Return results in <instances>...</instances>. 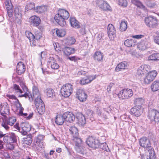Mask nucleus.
Wrapping results in <instances>:
<instances>
[{
	"instance_id": "7c9ffc66",
	"label": "nucleus",
	"mask_w": 159,
	"mask_h": 159,
	"mask_svg": "<svg viewBox=\"0 0 159 159\" xmlns=\"http://www.w3.org/2000/svg\"><path fill=\"white\" fill-rule=\"evenodd\" d=\"M76 118L77 119L78 123L79 125H83L86 123V119L85 116L81 113L77 115Z\"/></svg>"
},
{
	"instance_id": "6e6d98bb",
	"label": "nucleus",
	"mask_w": 159,
	"mask_h": 159,
	"mask_svg": "<svg viewBox=\"0 0 159 159\" xmlns=\"http://www.w3.org/2000/svg\"><path fill=\"white\" fill-rule=\"evenodd\" d=\"M148 6L151 8H154L157 7V5L153 1H150L147 3Z\"/></svg>"
},
{
	"instance_id": "aec40b11",
	"label": "nucleus",
	"mask_w": 159,
	"mask_h": 159,
	"mask_svg": "<svg viewBox=\"0 0 159 159\" xmlns=\"http://www.w3.org/2000/svg\"><path fill=\"white\" fill-rule=\"evenodd\" d=\"M31 129V126L29 124L27 123L22 124L20 129V133L23 135H26L30 131Z\"/></svg>"
},
{
	"instance_id": "cd10ccee",
	"label": "nucleus",
	"mask_w": 159,
	"mask_h": 159,
	"mask_svg": "<svg viewBox=\"0 0 159 159\" xmlns=\"http://www.w3.org/2000/svg\"><path fill=\"white\" fill-rule=\"evenodd\" d=\"M22 14L20 11L18 7H16L14 10V16L17 19L16 20H18V23L20 25L21 24L20 19L21 18Z\"/></svg>"
},
{
	"instance_id": "37998d69",
	"label": "nucleus",
	"mask_w": 159,
	"mask_h": 159,
	"mask_svg": "<svg viewBox=\"0 0 159 159\" xmlns=\"http://www.w3.org/2000/svg\"><path fill=\"white\" fill-rule=\"evenodd\" d=\"M148 68L145 65H142L140 67V75H144L148 71Z\"/></svg>"
},
{
	"instance_id": "a878e982",
	"label": "nucleus",
	"mask_w": 159,
	"mask_h": 159,
	"mask_svg": "<svg viewBox=\"0 0 159 159\" xmlns=\"http://www.w3.org/2000/svg\"><path fill=\"white\" fill-rule=\"evenodd\" d=\"M30 22L33 25L38 26L41 22V20L39 17L34 16L30 18Z\"/></svg>"
},
{
	"instance_id": "a211bd4d",
	"label": "nucleus",
	"mask_w": 159,
	"mask_h": 159,
	"mask_svg": "<svg viewBox=\"0 0 159 159\" xmlns=\"http://www.w3.org/2000/svg\"><path fill=\"white\" fill-rule=\"evenodd\" d=\"M33 95H32L33 99L34 98H35V99H39V98L41 99L40 93L38 89V84L36 82H35V83H33Z\"/></svg>"
},
{
	"instance_id": "49530a36",
	"label": "nucleus",
	"mask_w": 159,
	"mask_h": 159,
	"mask_svg": "<svg viewBox=\"0 0 159 159\" xmlns=\"http://www.w3.org/2000/svg\"><path fill=\"white\" fill-rule=\"evenodd\" d=\"M4 3L7 10L13 8V6L10 0H6Z\"/></svg>"
},
{
	"instance_id": "6e6552de",
	"label": "nucleus",
	"mask_w": 159,
	"mask_h": 159,
	"mask_svg": "<svg viewBox=\"0 0 159 159\" xmlns=\"http://www.w3.org/2000/svg\"><path fill=\"white\" fill-rule=\"evenodd\" d=\"M4 141L7 143H14L17 141L16 137L14 133L7 134L3 138Z\"/></svg>"
},
{
	"instance_id": "a18cd8bd",
	"label": "nucleus",
	"mask_w": 159,
	"mask_h": 159,
	"mask_svg": "<svg viewBox=\"0 0 159 159\" xmlns=\"http://www.w3.org/2000/svg\"><path fill=\"white\" fill-rule=\"evenodd\" d=\"M56 33L58 36L61 37H64L66 34V31L64 30L58 29L56 30Z\"/></svg>"
},
{
	"instance_id": "052dcab7",
	"label": "nucleus",
	"mask_w": 159,
	"mask_h": 159,
	"mask_svg": "<svg viewBox=\"0 0 159 159\" xmlns=\"http://www.w3.org/2000/svg\"><path fill=\"white\" fill-rule=\"evenodd\" d=\"M93 111L91 110H87L86 112V114L89 117H92L93 116Z\"/></svg>"
},
{
	"instance_id": "864d4df0",
	"label": "nucleus",
	"mask_w": 159,
	"mask_h": 159,
	"mask_svg": "<svg viewBox=\"0 0 159 159\" xmlns=\"http://www.w3.org/2000/svg\"><path fill=\"white\" fill-rule=\"evenodd\" d=\"M20 85L21 87L23 90V92H26L28 91V89L27 87L26 86L25 84V83L23 82H20Z\"/></svg>"
},
{
	"instance_id": "680f3d73",
	"label": "nucleus",
	"mask_w": 159,
	"mask_h": 159,
	"mask_svg": "<svg viewBox=\"0 0 159 159\" xmlns=\"http://www.w3.org/2000/svg\"><path fill=\"white\" fill-rule=\"evenodd\" d=\"M7 148L11 150L14 149V146L13 143H7Z\"/></svg>"
},
{
	"instance_id": "09e8293b",
	"label": "nucleus",
	"mask_w": 159,
	"mask_h": 159,
	"mask_svg": "<svg viewBox=\"0 0 159 159\" xmlns=\"http://www.w3.org/2000/svg\"><path fill=\"white\" fill-rule=\"evenodd\" d=\"M35 10L34 4L33 2H29L25 7V10L27 11Z\"/></svg>"
},
{
	"instance_id": "3c124183",
	"label": "nucleus",
	"mask_w": 159,
	"mask_h": 159,
	"mask_svg": "<svg viewBox=\"0 0 159 159\" xmlns=\"http://www.w3.org/2000/svg\"><path fill=\"white\" fill-rule=\"evenodd\" d=\"M100 147L103 150H104L106 151L107 152L108 150H109V149L107 145V144L106 143H102L101 144H99Z\"/></svg>"
},
{
	"instance_id": "72a5a7b5",
	"label": "nucleus",
	"mask_w": 159,
	"mask_h": 159,
	"mask_svg": "<svg viewBox=\"0 0 159 159\" xmlns=\"http://www.w3.org/2000/svg\"><path fill=\"white\" fill-rule=\"evenodd\" d=\"M58 11V13L61 14L65 20H67L69 17V13L66 10L63 9H60Z\"/></svg>"
},
{
	"instance_id": "69168bd1",
	"label": "nucleus",
	"mask_w": 159,
	"mask_h": 159,
	"mask_svg": "<svg viewBox=\"0 0 159 159\" xmlns=\"http://www.w3.org/2000/svg\"><path fill=\"white\" fill-rule=\"evenodd\" d=\"M114 85V83H111L109 84V85L108 86L107 88V90L109 93H110L111 92V88Z\"/></svg>"
},
{
	"instance_id": "4468645a",
	"label": "nucleus",
	"mask_w": 159,
	"mask_h": 159,
	"mask_svg": "<svg viewBox=\"0 0 159 159\" xmlns=\"http://www.w3.org/2000/svg\"><path fill=\"white\" fill-rule=\"evenodd\" d=\"M107 33L111 40H113L116 37V31L114 26L111 24H109L107 27Z\"/></svg>"
},
{
	"instance_id": "ea45409f",
	"label": "nucleus",
	"mask_w": 159,
	"mask_h": 159,
	"mask_svg": "<svg viewBox=\"0 0 159 159\" xmlns=\"http://www.w3.org/2000/svg\"><path fill=\"white\" fill-rule=\"evenodd\" d=\"M5 121L9 125L12 126L16 121V117L14 116H11L9 117L7 119H5Z\"/></svg>"
},
{
	"instance_id": "473e14b6",
	"label": "nucleus",
	"mask_w": 159,
	"mask_h": 159,
	"mask_svg": "<svg viewBox=\"0 0 159 159\" xmlns=\"http://www.w3.org/2000/svg\"><path fill=\"white\" fill-rule=\"evenodd\" d=\"M124 45L128 47H130L134 46L137 44V42L136 40L132 39H127L124 42Z\"/></svg>"
},
{
	"instance_id": "5fc2aeb1",
	"label": "nucleus",
	"mask_w": 159,
	"mask_h": 159,
	"mask_svg": "<svg viewBox=\"0 0 159 159\" xmlns=\"http://www.w3.org/2000/svg\"><path fill=\"white\" fill-rule=\"evenodd\" d=\"M19 111L18 113V115L19 116H23L25 118H26L28 116V114L26 113H23V111L24 110V108L23 107H21V109L19 110Z\"/></svg>"
},
{
	"instance_id": "13d9d810",
	"label": "nucleus",
	"mask_w": 159,
	"mask_h": 159,
	"mask_svg": "<svg viewBox=\"0 0 159 159\" xmlns=\"http://www.w3.org/2000/svg\"><path fill=\"white\" fill-rule=\"evenodd\" d=\"M44 8L45 7L43 6L38 7H36V11L39 13H41L44 11Z\"/></svg>"
},
{
	"instance_id": "39448f33",
	"label": "nucleus",
	"mask_w": 159,
	"mask_h": 159,
	"mask_svg": "<svg viewBox=\"0 0 159 159\" xmlns=\"http://www.w3.org/2000/svg\"><path fill=\"white\" fill-rule=\"evenodd\" d=\"M133 94L132 90L130 89H124L120 91L117 94V96L120 99L128 98L131 97Z\"/></svg>"
},
{
	"instance_id": "8fccbe9b",
	"label": "nucleus",
	"mask_w": 159,
	"mask_h": 159,
	"mask_svg": "<svg viewBox=\"0 0 159 159\" xmlns=\"http://www.w3.org/2000/svg\"><path fill=\"white\" fill-rule=\"evenodd\" d=\"M13 89L16 93H23V91L20 89L19 86L16 84H13Z\"/></svg>"
},
{
	"instance_id": "ddd939ff",
	"label": "nucleus",
	"mask_w": 159,
	"mask_h": 159,
	"mask_svg": "<svg viewBox=\"0 0 159 159\" xmlns=\"http://www.w3.org/2000/svg\"><path fill=\"white\" fill-rule=\"evenodd\" d=\"M96 4L98 7L104 11H111V7L107 2L103 0H97Z\"/></svg>"
},
{
	"instance_id": "0e129e2a",
	"label": "nucleus",
	"mask_w": 159,
	"mask_h": 159,
	"mask_svg": "<svg viewBox=\"0 0 159 159\" xmlns=\"http://www.w3.org/2000/svg\"><path fill=\"white\" fill-rule=\"evenodd\" d=\"M8 125L6 123L5 120V121H3L1 124L2 126L7 130H8L9 129V127Z\"/></svg>"
},
{
	"instance_id": "f03ea898",
	"label": "nucleus",
	"mask_w": 159,
	"mask_h": 159,
	"mask_svg": "<svg viewBox=\"0 0 159 159\" xmlns=\"http://www.w3.org/2000/svg\"><path fill=\"white\" fill-rule=\"evenodd\" d=\"M73 86L70 83H66L63 85L61 89V92L64 97H69L73 92Z\"/></svg>"
},
{
	"instance_id": "20e7f679",
	"label": "nucleus",
	"mask_w": 159,
	"mask_h": 159,
	"mask_svg": "<svg viewBox=\"0 0 159 159\" xmlns=\"http://www.w3.org/2000/svg\"><path fill=\"white\" fill-rule=\"evenodd\" d=\"M44 136L39 135L35 138L33 143V147L35 151H39L43 146Z\"/></svg>"
},
{
	"instance_id": "603ef678",
	"label": "nucleus",
	"mask_w": 159,
	"mask_h": 159,
	"mask_svg": "<svg viewBox=\"0 0 159 159\" xmlns=\"http://www.w3.org/2000/svg\"><path fill=\"white\" fill-rule=\"evenodd\" d=\"M119 5L123 7H126L127 6L128 2L127 0H118Z\"/></svg>"
},
{
	"instance_id": "e2e57ef3",
	"label": "nucleus",
	"mask_w": 159,
	"mask_h": 159,
	"mask_svg": "<svg viewBox=\"0 0 159 159\" xmlns=\"http://www.w3.org/2000/svg\"><path fill=\"white\" fill-rule=\"evenodd\" d=\"M16 100H17V101L16 102V106L17 108V109L19 110L21 109V107H23L19 100L17 98Z\"/></svg>"
},
{
	"instance_id": "b1692460",
	"label": "nucleus",
	"mask_w": 159,
	"mask_h": 159,
	"mask_svg": "<svg viewBox=\"0 0 159 159\" xmlns=\"http://www.w3.org/2000/svg\"><path fill=\"white\" fill-rule=\"evenodd\" d=\"M93 57L95 61L100 62L103 61V55L100 51H96L94 53Z\"/></svg>"
},
{
	"instance_id": "0eeeda50",
	"label": "nucleus",
	"mask_w": 159,
	"mask_h": 159,
	"mask_svg": "<svg viewBox=\"0 0 159 159\" xmlns=\"http://www.w3.org/2000/svg\"><path fill=\"white\" fill-rule=\"evenodd\" d=\"M157 75V72L153 70L148 72L147 75L143 78V83L146 84H148L152 82Z\"/></svg>"
},
{
	"instance_id": "c85d7f7f",
	"label": "nucleus",
	"mask_w": 159,
	"mask_h": 159,
	"mask_svg": "<svg viewBox=\"0 0 159 159\" xmlns=\"http://www.w3.org/2000/svg\"><path fill=\"white\" fill-rule=\"evenodd\" d=\"M71 25L73 27L79 29L80 27L79 22L75 17H70L69 19Z\"/></svg>"
},
{
	"instance_id": "f257e3e1",
	"label": "nucleus",
	"mask_w": 159,
	"mask_h": 159,
	"mask_svg": "<svg viewBox=\"0 0 159 159\" xmlns=\"http://www.w3.org/2000/svg\"><path fill=\"white\" fill-rule=\"evenodd\" d=\"M25 35L29 39L31 46L34 47L39 45L40 39L42 37L40 33L36 32L34 34L29 31H26Z\"/></svg>"
},
{
	"instance_id": "bf43d9fd",
	"label": "nucleus",
	"mask_w": 159,
	"mask_h": 159,
	"mask_svg": "<svg viewBox=\"0 0 159 159\" xmlns=\"http://www.w3.org/2000/svg\"><path fill=\"white\" fill-rule=\"evenodd\" d=\"M68 59L72 61H74L75 62L77 61L78 60L80 59V58L76 56H73L70 57H69Z\"/></svg>"
},
{
	"instance_id": "dca6fc26",
	"label": "nucleus",
	"mask_w": 159,
	"mask_h": 159,
	"mask_svg": "<svg viewBox=\"0 0 159 159\" xmlns=\"http://www.w3.org/2000/svg\"><path fill=\"white\" fill-rule=\"evenodd\" d=\"M48 64L50 66L53 70H57L59 69L60 66L57 63V61L52 57H50L48 61Z\"/></svg>"
},
{
	"instance_id": "412c9836",
	"label": "nucleus",
	"mask_w": 159,
	"mask_h": 159,
	"mask_svg": "<svg viewBox=\"0 0 159 159\" xmlns=\"http://www.w3.org/2000/svg\"><path fill=\"white\" fill-rule=\"evenodd\" d=\"M26 66L25 64L21 61H19L16 66V73L18 75H21L25 72Z\"/></svg>"
},
{
	"instance_id": "f8f14e48",
	"label": "nucleus",
	"mask_w": 159,
	"mask_h": 159,
	"mask_svg": "<svg viewBox=\"0 0 159 159\" xmlns=\"http://www.w3.org/2000/svg\"><path fill=\"white\" fill-rule=\"evenodd\" d=\"M87 145L92 148H96L99 146V143L96 139V138L92 136H89L86 141Z\"/></svg>"
},
{
	"instance_id": "f704fd0d",
	"label": "nucleus",
	"mask_w": 159,
	"mask_h": 159,
	"mask_svg": "<svg viewBox=\"0 0 159 159\" xmlns=\"http://www.w3.org/2000/svg\"><path fill=\"white\" fill-rule=\"evenodd\" d=\"M62 50L64 54L67 56L70 55L75 53V49L74 48L65 47L63 48Z\"/></svg>"
},
{
	"instance_id": "c756f323",
	"label": "nucleus",
	"mask_w": 159,
	"mask_h": 159,
	"mask_svg": "<svg viewBox=\"0 0 159 159\" xmlns=\"http://www.w3.org/2000/svg\"><path fill=\"white\" fill-rule=\"evenodd\" d=\"M65 121V119L64 118L63 114L58 115L56 116L55 122L57 125H61L63 124Z\"/></svg>"
},
{
	"instance_id": "9b49d317",
	"label": "nucleus",
	"mask_w": 159,
	"mask_h": 159,
	"mask_svg": "<svg viewBox=\"0 0 159 159\" xmlns=\"http://www.w3.org/2000/svg\"><path fill=\"white\" fill-rule=\"evenodd\" d=\"M150 141L145 138L140 139V145L144 148V149L145 152L147 150H149L152 148L150 146Z\"/></svg>"
},
{
	"instance_id": "4c0bfd02",
	"label": "nucleus",
	"mask_w": 159,
	"mask_h": 159,
	"mask_svg": "<svg viewBox=\"0 0 159 159\" xmlns=\"http://www.w3.org/2000/svg\"><path fill=\"white\" fill-rule=\"evenodd\" d=\"M48 97L54 98L55 97V93L54 90L51 88H47L45 90Z\"/></svg>"
},
{
	"instance_id": "774afa93",
	"label": "nucleus",
	"mask_w": 159,
	"mask_h": 159,
	"mask_svg": "<svg viewBox=\"0 0 159 159\" xmlns=\"http://www.w3.org/2000/svg\"><path fill=\"white\" fill-rule=\"evenodd\" d=\"M139 45H137V47L136 49H135V50H134L133 52H132V54H134V55H136L137 54V53L139 52Z\"/></svg>"
},
{
	"instance_id": "c03bdc74",
	"label": "nucleus",
	"mask_w": 159,
	"mask_h": 159,
	"mask_svg": "<svg viewBox=\"0 0 159 159\" xmlns=\"http://www.w3.org/2000/svg\"><path fill=\"white\" fill-rule=\"evenodd\" d=\"M127 28V22L122 20L120 25V30L121 31H125Z\"/></svg>"
},
{
	"instance_id": "2eb2a0df",
	"label": "nucleus",
	"mask_w": 159,
	"mask_h": 159,
	"mask_svg": "<svg viewBox=\"0 0 159 159\" xmlns=\"http://www.w3.org/2000/svg\"><path fill=\"white\" fill-rule=\"evenodd\" d=\"M69 129L70 133L73 138L72 140L74 141L77 140L78 139H80L79 137L78 130L75 126H71L70 127Z\"/></svg>"
},
{
	"instance_id": "7ed1b4c3",
	"label": "nucleus",
	"mask_w": 159,
	"mask_h": 159,
	"mask_svg": "<svg viewBox=\"0 0 159 159\" xmlns=\"http://www.w3.org/2000/svg\"><path fill=\"white\" fill-rule=\"evenodd\" d=\"M145 23L147 26L151 28H156L158 25V20L152 16L146 17L144 19Z\"/></svg>"
},
{
	"instance_id": "58836bf2",
	"label": "nucleus",
	"mask_w": 159,
	"mask_h": 159,
	"mask_svg": "<svg viewBox=\"0 0 159 159\" xmlns=\"http://www.w3.org/2000/svg\"><path fill=\"white\" fill-rule=\"evenodd\" d=\"M1 114L5 116L6 115H9L10 114V110L7 106L2 107L0 111Z\"/></svg>"
},
{
	"instance_id": "1a4fd4ad",
	"label": "nucleus",
	"mask_w": 159,
	"mask_h": 159,
	"mask_svg": "<svg viewBox=\"0 0 159 159\" xmlns=\"http://www.w3.org/2000/svg\"><path fill=\"white\" fill-rule=\"evenodd\" d=\"M148 117L152 122H159V112L156 110H153L149 111Z\"/></svg>"
},
{
	"instance_id": "393cba45",
	"label": "nucleus",
	"mask_w": 159,
	"mask_h": 159,
	"mask_svg": "<svg viewBox=\"0 0 159 159\" xmlns=\"http://www.w3.org/2000/svg\"><path fill=\"white\" fill-rule=\"evenodd\" d=\"M128 63L126 61L121 62L117 65L115 68V70L116 72H119L126 69L128 67Z\"/></svg>"
},
{
	"instance_id": "bb28decb",
	"label": "nucleus",
	"mask_w": 159,
	"mask_h": 159,
	"mask_svg": "<svg viewBox=\"0 0 159 159\" xmlns=\"http://www.w3.org/2000/svg\"><path fill=\"white\" fill-rule=\"evenodd\" d=\"M147 152H149V155L147 156V159H155V155L154 153V152L153 149L152 148L149 150H147ZM146 152H145V154H140L141 156V159H145L144 158V155H146Z\"/></svg>"
},
{
	"instance_id": "f3484780",
	"label": "nucleus",
	"mask_w": 159,
	"mask_h": 159,
	"mask_svg": "<svg viewBox=\"0 0 159 159\" xmlns=\"http://www.w3.org/2000/svg\"><path fill=\"white\" fill-rule=\"evenodd\" d=\"M54 19L61 26H63L66 25V20L61 14L58 13H58L55 16Z\"/></svg>"
},
{
	"instance_id": "c9c22d12",
	"label": "nucleus",
	"mask_w": 159,
	"mask_h": 159,
	"mask_svg": "<svg viewBox=\"0 0 159 159\" xmlns=\"http://www.w3.org/2000/svg\"><path fill=\"white\" fill-rule=\"evenodd\" d=\"M148 60L154 61H159V53L155 52L152 54L148 57Z\"/></svg>"
},
{
	"instance_id": "5701e85b",
	"label": "nucleus",
	"mask_w": 159,
	"mask_h": 159,
	"mask_svg": "<svg viewBox=\"0 0 159 159\" xmlns=\"http://www.w3.org/2000/svg\"><path fill=\"white\" fill-rule=\"evenodd\" d=\"M139 100V98H136L134 101V103L135 105L139 106L137 102ZM139 108L138 106H137V105L134 106V107L132 108L130 110V111L132 114L135 116L138 117L139 116Z\"/></svg>"
},
{
	"instance_id": "e433bc0d",
	"label": "nucleus",
	"mask_w": 159,
	"mask_h": 159,
	"mask_svg": "<svg viewBox=\"0 0 159 159\" xmlns=\"http://www.w3.org/2000/svg\"><path fill=\"white\" fill-rule=\"evenodd\" d=\"M151 88L153 92L159 90V79L155 80L152 83Z\"/></svg>"
},
{
	"instance_id": "79ce46f5",
	"label": "nucleus",
	"mask_w": 159,
	"mask_h": 159,
	"mask_svg": "<svg viewBox=\"0 0 159 159\" xmlns=\"http://www.w3.org/2000/svg\"><path fill=\"white\" fill-rule=\"evenodd\" d=\"M65 43L67 45H71L75 43L76 40L74 38L71 37H68L65 40Z\"/></svg>"
},
{
	"instance_id": "338daca9",
	"label": "nucleus",
	"mask_w": 159,
	"mask_h": 159,
	"mask_svg": "<svg viewBox=\"0 0 159 159\" xmlns=\"http://www.w3.org/2000/svg\"><path fill=\"white\" fill-rule=\"evenodd\" d=\"M131 2L135 5L139 7V0H131Z\"/></svg>"
},
{
	"instance_id": "4be33fe9",
	"label": "nucleus",
	"mask_w": 159,
	"mask_h": 159,
	"mask_svg": "<svg viewBox=\"0 0 159 159\" xmlns=\"http://www.w3.org/2000/svg\"><path fill=\"white\" fill-rule=\"evenodd\" d=\"M63 116L65 119V121L70 123L74 121L75 119L74 114L70 112H67L63 113Z\"/></svg>"
},
{
	"instance_id": "a19ab883",
	"label": "nucleus",
	"mask_w": 159,
	"mask_h": 159,
	"mask_svg": "<svg viewBox=\"0 0 159 159\" xmlns=\"http://www.w3.org/2000/svg\"><path fill=\"white\" fill-rule=\"evenodd\" d=\"M25 93L23 94L19 95L18 97H25V98H29V100L30 102L33 101V97L31 93L28 91L24 92Z\"/></svg>"
},
{
	"instance_id": "2f4dec72",
	"label": "nucleus",
	"mask_w": 159,
	"mask_h": 159,
	"mask_svg": "<svg viewBox=\"0 0 159 159\" xmlns=\"http://www.w3.org/2000/svg\"><path fill=\"white\" fill-rule=\"evenodd\" d=\"M32 141V136L31 134H28L26 137L23 138L22 140L23 144L28 145H30L31 144Z\"/></svg>"
},
{
	"instance_id": "9d476101",
	"label": "nucleus",
	"mask_w": 159,
	"mask_h": 159,
	"mask_svg": "<svg viewBox=\"0 0 159 159\" xmlns=\"http://www.w3.org/2000/svg\"><path fill=\"white\" fill-rule=\"evenodd\" d=\"M74 141L75 144V148L76 151L78 153L83 155L84 154V150L82 139H79Z\"/></svg>"
},
{
	"instance_id": "423d86ee",
	"label": "nucleus",
	"mask_w": 159,
	"mask_h": 159,
	"mask_svg": "<svg viewBox=\"0 0 159 159\" xmlns=\"http://www.w3.org/2000/svg\"><path fill=\"white\" fill-rule=\"evenodd\" d=\"M34 104L37 108L38 113L40 115L43 114L45 110V105L41 99H35Z\"/></svg>"
},
{
	"instance_id": "de8ad7c7",
	"label": "nucleus",
	"mask_w": 159,
	"mask_h": 159,
	"mask_svg": "<svg viewBox=\"0 0 159 159\" xmlns=\"http://www.w3.org/2000/svg\"><path fill=\"white\" fill-rule=\"evenodd\" d=\"M147 42L146 39L141 40V42H140V50H145L146 48Z\"/></svg>"
},
{
	"instance_id": "4d7b16f0",
	"label": "nucleus",
	"mask_w": 159,
	"mask_h": 159,
	"mask_svg": "<svg viewBox=\"0 0 159 159\" xmlns=\"http://www.w3.org/2000/svg\"><path fill=\"white\" fill-rule=\"evenodd\" d=\"M7 10L8 16L10 18L13 17L14 16V10L13 8Z\"/></svg>"
},
{
	"instance_id": "6ab92c4d",
	"label": "nucleus",
	"mask_w": 159,
	"mask_h": 159,
	"mask_svg": "<svg viewBox=\"0 0 159 159\" xmlns=\"http://www.w3.org/2000/svg\"><path fill=\"white\" fill-rule=\"evenodd\" d=\"M77 97L80 102L85 101L87 97V94L84 91L81 89H79L76 93Z\"/></svg>"
}]
</instances>
